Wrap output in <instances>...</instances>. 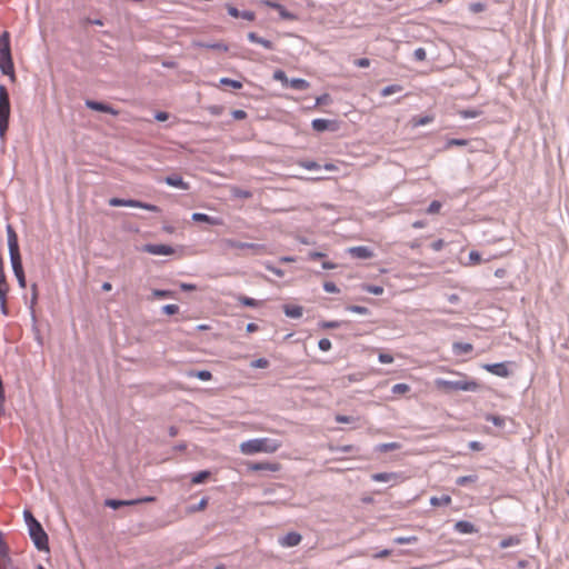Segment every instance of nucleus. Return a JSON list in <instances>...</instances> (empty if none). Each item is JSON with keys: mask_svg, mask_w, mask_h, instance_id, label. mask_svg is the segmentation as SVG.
Returning <instances> with one entry per match:
<instances>
[{"mask_svg": "<svg viewBox=\"0 0 569 569\" xmlns=\"http://www.w3.org/2000/svg\"><path fill=\"white\" fill-rule=\"evenodd\" d=\"M519 369V366L513 361L500 362V378L509 376L517 377Z\"/></svg>", "mask_w": 569, "mask_h": 569, "instance_id": "6ab92c4d", "label": "nucleus"}, {"mask_svg": "<svg viewBox=\"0 0 569 569\" xmlns=\"http://www.w3.org/2000/svg\"><path fill=\"white\" fill-rule=\"evenodd\" d=\"M189 377H193V378H197L201 381H209L212 379V373L211 371L207 370V369H202V370H192L189 372Z\"/></svg>", "mask_w": 569, "mask_h": 569, "instance_id": "72a5a7b5", "label": "nucleus"}, {"mask_svg": "<svg viewBox=\"0 0 569 569\" xmlns=\"http://www.w3.org/2000/svg\"><path fill=\"white\" fill-rule=\"evenodd\" d=\"M459 114L462 119H473V118L478 117L479 111L473 110V109H466V110L459 111Z\"/></svg>", "mask_w": 569, "mask_h": 569, "instance_id": "680f3d73", "label": "nucleus"}, {"mask_svg": "<svg viewBox=\"0 0 569 569\" xmlns=\"http://www.w3.org/2000/svg\"><path fill=\"white\" fill-rule=\"evenodd\" d=\"M418 541V537L416 536H400L393 538V542L397 545H407V543H415Z\"/></svg>", "mask_w": 569, "mask_h": 569, "instance_id": "de8ad7c7", "label": "nucleus"}, {"mask_svg": "<svg viewBox=\"0 0 569 569\" xmlns=\"http://www.w3.org/2000/svg\"><path fill=\"white\" fill-rule=\"evenodd\" d=\"M352 258L367 260L373 257V251L367 246H356L348 249Z\"/></svg>", "mask_w": 569, "mask_h": 569, "instance_id": "2eb2a0df", "label": "nucleus"}, {"mask_svg": "<svg viewBox=\"0 0 569 569\" xmlns=\"http://www.w3.org/2000/svg\"><path fill=\"white\" fill-rule=\"evenodd\" d=\"M152 296L157 299L173 298L174 292L168 289H153Z\"/></svg>", "mask_w": 569, "mask_h": 569, "instance_id": "a18cd8bd", "label": "nucleus"}, {"mask_svg": "<svg viewBox=\"0 0 569 569\" xmlns=\"http://www.w3.org/2000/svg\"><path fill=\"white\" fill-rule=\"evenodd\" d=\"M197 47L203 48V49H210V50H217V51H228L229 46L224 43L223 41H216V42H206V41H198L196 43Z\"/></svg>", "mask_w": 569, "mask_h": 569, "instance_id": "b1692460", "label": "nucleus"}, {"mask_svg": "<svg viewBox=\"0 0 569 569\" xmlns=\"http://www.w3.org/2000/svg\"><path fill=\"white\" fill-rule=\"evenodd\" d=\"M266 6L278 11L282 20L295 21L298 16L295 12L289 11L283 4L277 1H266Z\"/></svg>", "mask_w": 569, "mask_h": 569, "instance_id": "ddd939ff", "label": "nucleus"}, {"mask_svg": "<svg viewBox=\"0 0 569 569\" xmlns=\"http://www.w3.org/2000/svg\"><path fill=\"white\" fill-rule=\"evenodd\" d=\"M441 207H442V204H441V202H440V201H438V200H432V201L429 203L428 208H427V213H429V214H435V213L439 212V210L441 209Z\"/></svg>", "mask_w": 569, "mask_h": 569, "instance_id": "052dcab7", "label": "nucleus"}, {"mask_svg": "<svg viewBox=\"0 0 569 569\" xmlns=\"http://www.w3.org/2000/svg\"><path fill=\"white\" fill-rule=\"evenodd\" d=\"M166 184L172 188H177L180 190H189L190 184L183 180V178L178 173H171L163 178L162 180Z\"/></svg>", "mask_w": 569, "mask_h": 569, "instance_id": "4468645a", "label": "nucleus"}, {"mask_svg": "<svg viewBox=\"0 0 569 569\" xmlns=\"http://www.w3.org/2000/svg\"><path fill=\"white\" fill-rule=\"evenodd\" d=\"M226 9H227V12L230 17L232 18H240V14H241V10H239L238 8H236L234 6L230 4V3H227L226 4Z\"/></svg>", "mask_w": 569, "mask_h": 569, "instance_id": "774afa93", "label": "nucleus"}, {"mask_svg": "<svg viewBox=\"0 0 569 569\" xmlns=\"http://www.w3.org/2000/svg\"><path fill=\"white\" fill-rule=\"evenodd\" d=\"M282 442L278 439L272 438H253L243 441L240 445V451L244 455H254L258 452L273 453L280 449Z\"/></svg>", "mask_w": 569, "mask_h": 569, "instance_id": "7ed1b4c3", "label": "nucleus"}, {"mask_svg": "<svg viewBox=\"0 0 569 569\" xmlns=\"http://www.w3.org/2000/svg\"><path fill=\"white\" fill-rule=\"evenodd\" d=\"M521 543H522V536H519V535L500 538V549L518 547Z\"/></svg>", "mask_w": 569, "mask_h": 569, "instance_id": "a878e982", "label": "nucleus"}, {"mask_svg": "<svg viewBox=\"0 0 569 569\" xmlns=\"http://www.w3.org/2000/svg\"><path fill=\"white\" fill-rule=\"evenodd\" d=\"M400 91H402V87L400 84H389L380 91V94L381 97H389Z\"/></svg>", "mask_w": 569, "mask_h": 569, "instance_id": "a19ab883", "label": "nucleus"}, {"mask_svg": "<svg viewBox=\"0 0 569 569\" xmlns=\"http://www.w3.org/2000/svg\"><path fill=\"white\" fill-rule=\"evenodd\" d=\"M220 86L231 87L232 89L239 90L243 87L242 82L236 79L222 77L219 80Z\"/></svg>", "mask_w": 569, "mask_h": 569, "instance_id": "c9c22d12", "label": "nucleus"}, {"mask_svg": "<svg viewBox=\"0 0 569 569\" xmlns=\"http://www.w3.org/2000/svg\"><path fill=\"white\" fill-rule=\"evenodd\" d=\"M272 78L273 80L280 81L283 87H288L289 78L282 69L274 70Z\"/></svg>", "mask_w": 569, "mask_h": 569, "instance_id": "c03bdc74", "label": "nucleus"}, {"mask_svg": "<svg viewBox=\"0 0 569 569\" xmlns=\"http://www.w3.org/2000/svg\"><path fill=\"white\" fill-rule=\"evenodd\" d=\"M345 310L348 312L363 315V316L371 313V311L367 307L358 306V305H347L345 307Z\"/></svg>", "mask_w": 569, "mask_h": 569, "instance_id": "e433bc0d", "label": "nucleus"}, {"mask_svg": "<svg viewBox=\"0 0 569 569\" xmlns=\"http://www.w3.org/2000/svg\"><path fill=\"white\" fill-rule=\"evenodd\" d=\"M236 299L243 307L258 308L261 305V301L243 295H237Z\"/></svg>", "mask_w": 569, "mask_h": 569, "instance_id": "7c9ffc66", "label": "nucleus"}, {"mask_svg": "<svg viewBox=\"0 0 569 569\" xmlns=\"http://www.w3.org/2000/svg\"><path fill=\"white\" fill-rule=\"evenodd\" d=\"M335 420L338 423H355L359 420V418L353 417V416H346V415L338 413L335 416Z\"/></svg>", "mask_w": 569, "mask_h": 569, "instance_id": "49530a36", "label": "nucleus"}, {"mask_svg": "<svg viewBox=\"0 0 569 569\" xmlns=\"http://www.w3.org/2000/svg\"><path fill=\"white\" fill-rule=\"evenodd\" d=\"M161 311L167 316H173L179 312V306L173 303L164 305Z\"/></svg>", "mask_w": 569, "mask_h": 569, "instance_id": "864d4df0", "label": "nucleus"}, {"mask_svg": "<svg viewBox=\"0 0 569 569\" xmlns=\"http://www.w3.org/2000/svg\"><path fill=\"white\" fill-rule=\"evenodd\" d=\"M311 128L316 132L335 131L337 130V121L323 118H316L311 121Z\"/></svg>", "mask_w": 569, "mask_h": 569, "instance_id": "9b49d317", "label": "nucleus"}, {"mask_svg": "<svg viewBox=\"0 0 569 569\" xmlns=\"http://www.w3.org/2000/svg\"><path fill=\"white\" fill-rule=\"evenodd\" d=\"M413 58H415V60H417V61H425V60H426V58H427L426 49H425V48H422V47L417 48V49L413 51Z\"/></svg>", "mask_w": 569, "mask_h": 569, "instance_id": "338daca9", "label": "nucleus"}, {"mask_svg": "<svg viewBox=\"0 0 569 569\" xmlns=\"http://www.w3.org/2000/svg\"><path fill=\"white\" fill-rule=\"evenodd\" d=\"M528 566L527 559H513L507 553H500V569H526Z\"/></svg>", "mask_w": 569, "mask_h": 569, "instance_id": "6e6552de", "label": "nucleus"}, {"mask_svg": "<svg viewBox=\"0 0 569 569\" xmlns=\"http://www.w3.org/2000/svg\"><path fill=\"white\" fill-rule=\"evenodd\" d=\"M84 106L92 111L109 113L114 117L119 116L120 113L119 110H117L112 104L104 101L86 99Z\"/></svg>", "mask_w": 569, "mask_h": 569, "instance_id": "0eeeda50", "label": "nucleus"}, {"mask_svg": "<svg viewBox=\"0 0 569 569\" xmlns=\"http://www.w3.org/2000/svg\"><path fill=\"white\" fill-rule=\"evenodd\" d=\"M247 39L252 42V43H257V44H260L262 46L264 49H268V50H273L274 49V44L273 42H271L270 40L263 38V37H260L258 33L256 32H249L247 34Z\"/></svg>", "mask_w": 569, "mask_h": 569, "instance_id": "412c9836", "label": "nucleus"}, {"mask_svg": "<svg viewBox=\"0 0 569 569\" xmlns=\"http://www.w3.org/2000/svg\"><path fill=\"white\" fill-rule=\"evenodd\" d=\"M469 143V140L462 139V138H449L446 141L445 148H451V147H465Z\"/></svg>", "mask_w": 569, "mask_h": 569, "instance_id": "ea45409f", "label": "nucleus"}, {"mask_svg": "<svg viewBox=\"0 0 569 569\" xmlns=\"http://www.w3.org/2000/svg\"><path fill=\"white\" fill-rule=\"evenodd\" d=\"M248 469L257 472H277L281 469V465L279 462L259 461L250 463Z\"/></svg>", "mask_w": 569, "mask_h": 569, "instance_id": "f8f14e48", "label": "nucleus"}, {"mask_svg": "<svg viewBox=\"0 0 569 569\" xmlns=\"http://www.w3.org/2000/svg\"><path fill=\"white\" fill-rule=\"evenodd\" d=\"M269 366L267 358H258L251 361L250 367L256 369H264Z\"/></svg>", "mask_w": 569, "mask_h": 569, "instance_id": "3c124183", "label": "nucleus"}, {"mask_svg": "<svg viewBox=\"0 0 569 569\" xmlns=\"http://www.w3.org/2000/svg\"><path fill=\"white\" fill-rule=\"evenodd\" d=\"M0 72L8 76L11 82H16L17 76L11 52V36L9 31L0 33Z\"/></svg>", "mask_w": 569, "mask_h": 569, "instance_id": "f03ea898", "label": "nucleus"}, {"mask_svg": "<svg viewBox=\"0 0 569 569\" xmlns=\"http://www.w3.org/2000/svg\"><path fill=\"white\" fill-rule=\"evenodd\" d=\"M264 268L269 270L270 272L274 273L277 277H283L284 271L276 266H273L270 261H266L263 263Z\"/></svg>", "mask_w": 569, "mask_h": 569, "instance_id": "5fc2aeb1", "label": "nucleus"}, {"mask_svg": "<svg viewBox=\"0 0 569 569\" xmlns=\"http://www.w3.org/2000/svg\"><path fill=\"white\" fill-rule=\"evenodd\" d=\"M350 325V321L347 320H322L318 322V327L320 329H337L340 327H347Z\"/></svg>", "mask_w": 569, "mask_h": 569, "instance_id": "cd10ccee", "label": "nucleus"}, {"mask_svg": "<svg viewBox=\"0 0 569 569\" xmlns=\"http://www.w3.org/2000/svg\"><path fill=\"white\" fill-rule=\"evenodd\" d=\"M283 313L288 318L298 319L303 313V308L299 305H283L282 306Z\"/></svg>", "mask_w": 569, "mask_h": 569, "instance_id": "5701e85b", "label": "nucleus"}, {"mask_svg": "<svg viewBox=\"0 0 569 569\" xmlns=\"http://www.w3.org/2000/svg\"><path fill=\"white\" fill-rule=\"evenodd\" d=\"M331 347V341L328 338H322L318 341V348L323 352L329 351Z\"/></svg>", "mask_w": 569, "mask_h": 569, "instance_id": "69168bd1", "label": "nucleus"}, {"mask_svg": "<svg viewBox=\"0 0 569 569\" xmlns=\"http://www.w3.org/2000/svg\"><path fill=\"white\" fill-rule=\"evenodd\" d=\"M378 361L383 365L391 363V362H393V356L388 352H380L378 355Z\"/></svg>", "mask_w": 569, "mask_h": 569, "instance_id": "0e129e2a", "label": "nucleus"}, {"mask_svg": "<svg viewBox=\"0 0 569 569\" xmlns=\"http://www.w3.org/2000/svg\"><path fill=\"white\" fill-rule=\"evenodd\" d=\"M104 506L112 510H118L121 507L131 506V499L124 500V499L107 498L104 500Z\"/></svg>", "mask_w": 569, "mask_h": 569, "instance_id": "c85d7f7f", "label": "nucleus"}, {"mask_svg": "<svg viewBox=\"0 0 569 569\" xmlns=\"http://www.w3.org/2000/svg\"><path fill=\"white\" fill-rule=\"evenodd\" d=\"M362 290L365 292H367V293H371V295H375V296H380L385 291L382 286L369 284V283L363 284L362 286Z\"/></svg>", "mask_w": 569, "mask_h": 569, "instance_id": "4c0bfd02", "label": "nucleus"}, {"mask_svg": "<svg viewBox=\"0 0 569 569\" xmlns=\"http://www.w3.org/2000/svg\"><path fill=\"white\" fill-rule=\"evenodd\" d=\"M288 87H290L295 90L303 91L310 87V83L306 79H302V78H291V79H289Z\"/></svg>", "mask_w": 569, "mask_h": 569, "instance_id": "2f4dec72", "label": "nucleus"}, {"mask_svg": "<svg viewBox=\"0 0 569 569\" xmlns=\"http://www.w3.org/2000/svg\"><path fill=\"white\" fill-rule=\"evenodd\" d=\"M487 4L485 2H471L469 4V10L472 12V13H479V12H482L485 9H486Z\"/></svg>", "mask_w": 569, "mask_h": 569, "instance_id": "bf43d9fd", "label": "nucleus"}, {"mask_svg": "<svg viewBox=\"0 0 569 569\" xmlns=\"http://www.w3.org/2000/svg\"><path fill=\"white\" fill-rule=\"evenodd\" d=\"M30 290H31L30 299L28 300L27 297H24V303L28 307L31 321H32V323L34 326L37 323L36 306H37L38 300H39V291H38L37 282H32L31 283Z\"/></svg>", "mask_w": 569, "mask_h": 569, "instance_id": "1a4fd4ad", "label": "nucleus"}, {"mask_svg": "<svg viewBox=\"0 0 569 569\" xmlns=\"http://www.w3.org/2000/svg\"><path fill=\"white\" fill-rule=\"evenodd\" d=\"M232 194L239 199H249L252 197V192L247 189L234 188Z\"/></svg>", "mask_w": 569, "mask_h": 569, "instance_id": "8fccbe9b", "label": "nucleus"}, {"mask_svg": "<svg viewBox=\"0 0 569 569\" xmlns=\"http://www.w3.org/2000/svg\"><path fill=\"white\" fill-rule=\"evenodd\" d=\"M0 557L10 561L9 547H8L7 542L4 541L3 532L1 530H0Z\"/></svg>", "mask_w": 569, "mask_h": 569, "instance_id": "37998d69", "label": "nucleus"}, {"mask_svg": "<svg viewBox=\"0 0 569 569\" xmlns=\"http://www.w3.org/2000/svg\"><path fill=\"white\" fill-rule=\"evenodd\" d=\"M6 231H7V242H8L9 253L10 252H19L20 247H19V240H18V234H17L16 230L13 229V227L11 224H7Z\"/></svg>", "mask_w": 569, "mask_h": 569, "instance_id": "dca6fc26", "label": "nucleus"}, {"mask_svg": "<svg viewBox=\"0 0 569 569\" xmlns=\"http://www.w3.org/2000/svg\"><path fill=\"white\" fill-rule=\"evenodd\" d=\"M477 480L476 476L469 475V476H461L458 477L456 480V485L458 486H466L469 482H475Z\"/></svg>", "mask_w": 569, "mask_h": 569, "instance_id": "13d9d810", "label": "nucleus"}, {"mask_svg": "<svg viewBox=\"0 0 569 569\" xmlns=\"http://www.w3.org/2000/svg\"><path fill=\"white\" fill-rule=\"evenodd\" d=\"M323 290L329 293H338L340 292V289L337 287V284L332 281H326L322 286Z\"/></svg>", "mask_w": 569, "mask_h": 569, "instance_id": "e2e57ef3", "label": "nucleus"}, {"mask_svg": "<svg viewBox=\"0 0 569 569\" xmlns=\"http://www.w3.org/2000/svg\"><path fill=\"white\" fill-rule=\"evenodd\" d=\"M9 258H10V264H11L13 274L24 271L20 251L19 252H10Z\"/></svg>", "mask_w": 569, "mask_h": 569, "instance_id": "393cba45", "label": "nucleus"}, {"mask_svg": "<svg viewBox=\"0 0 569 569\" xmlns=\"http://www.w3.org/2000/svg\"><path fill=\"white\" fill-rule=\"evenodd\" d=\"M402 477L397 472H377L371 475V480L375 482H393L397 483Z\"/></svg>", "mask_w": 569, "mask_h": 569, "instance_id": "f3484780", "label": "nucleus"}, {"mask_svg": "<svg viewBox=\"0 0 569 569\" xmlns=\"http://www.w3.org/2000/svg\"><path fill=\"white\" fill-rule=\"evenodd\" d=\"M211 477L210 470H200L191 475V483L201 485L204 483Z\"/></svg>", "mask_w": 569, "mask_h": 569, "instance_id": "c756f323", "label": "nucleus"}, {"mask_svg": "<svg viewBox=\"0 0 569 569\" xmlns=\"http://www.w3.org/2000/svg\"><path fill=\"white\" fill-rule=\"evenodd\" d=\"M191 219L194 222H203V223H207V224H210V226H217V224L220 223L219 218L209 216V214L203 213V212H194V213H192Z\"/></svg>", "mask_w": 569, "mask_h": 569, "instance_id": "4be33fe9", "label": "nucleus"}, {"mask_svg": "<svg viewBox=\"0 0 569 569\" xmlns=\"http://www.w3.org/2000/svg\"><path fill=\"white\" fill-rule=\"evenodd\" d=\"M410 390V386L407 385V383H403V382H400V383H396L392 386L391 388V392L393 395H401V393H406Z\"/></svg>", "mask_w": 569, "mask_h": 569, "instance_id": "09e8293b", "label": "nucleus"}, {"mask_svg": "<svg viewBox=\"0 0 569 569\" xmlns=\"http://www.w3.org/2000/svg\"><path fill=\"white\" fill-rule=\"evenodd\" d=\"M455 531L461 535H471L477 532L476 526L468 520H459L453 526Z\"/></svg>", "mask_w": 569, "mask_h": 569, "instance_id": "aec40b11", "label": "nucleus"}, {"mask_svg": "<svg viewBox=\"0 0 569 569\" xmlns=\"http://www.w3.org/2000/svg\"><path fill=\"white\" fill-rule=\"evenodd\" d=\"M11 114L10 96L8 89L0 84V139H6V133L9 129Z\"/></svg>", "mask_w": 569, "mask_h": 569, "instance_id": "20e7f679", "label": "nucleus"}, {"mask_svg": "<svg viewBox=\"0 0 569 569\" xmlns=\"http://www.w3.org/2000/svg\"><path fill=\"white\" fill-rule=\"evenodd\" d=\"M228 247L234 248V249H250L256 254H260L264 252L266 246L262 243H252V242H241L238 240L229 239L227 241Z\"/></svg>", "mask_w": 569, "mask_h": 569, "instance_id": "9d476101", "label": "nucleus"}, {"mask_svg": "<svg viewBox=\"0 0 569 569\" xmlns=\"http://www.w3.org/2000/svg\"><path fill=\"white\" fill-rule=\"evenodd\" d=\"M473 350V346L469 342H453L452 353L457 357L470 353Z\"/></svg>", "mask_w": 569, "mask_h": 569, "instance_id": "bb28decb", "label": "nucleus"}, {"mask_svg": "<svg viewBox=\"0 0 569 569\" xmlns=\"http://www.w3.org/2000/svg\"><path fill=\"white\" fill-rule=\"evenodd\" d=\"M400 446L397 442H387V443H380L378 446V450L381 451V452H387V451L396 450Z\"/></svg>", "mask_w": 569, "mask_h": 569, "instance_id": "4d7b16f0", "label": "nucleus"}, {"mask_svg": "<svg viewBox=\"0 0 569 569\" xmlns=\"http://www.w3.org/2000/svg\"><path fill=\"white\" fill-rule=\"evenodd\" d=\"M436 385L446 391H475L478 387L473 380H446L437 379Z\"/></svg>", "mask_w": 569, "mask_h": 569, "instance_id": "39448f33", "label": "nucleus"}, {"mask_svg": "<svg viewBox=\"0 0 569 569\" xmlns=\"http://www.w3.org/2000/svg\"><path fill=\"white\" fill-rule=\"evenodd\" d=\"M301 535L296 531H290L279 539V543L282 547L291 548L296 547L301 542Z\"/></svg>", "mask_w": 569, "mask_h": 569, "instance_id": "a211bd4d", "label": "nucleus"}, {"mask_svg": "<svg viewBox=\"0 0 569 569\" xmlns=\"http://www.w3.org/2000/svg\"><path fill=\"white\" fill-rule=\"evenodd\" d=\"M433 116L426 114L422 117H413L412 118V126L413 127H422L433 121Z\"/></svg>", "mask_w": 569, "mask_h": 569, "instance_id": "58836bf2", "label": "nucleus"}, {"mask_svg": "<svg viewBox=\"0 0 569 569\" xmlns=\"http://www.w3.org/2000/svg\"><path fill=\"white\" fill-rule=\"evenodd\" d=\"M140 251L153 256H170L174 253V248L166 243H144L141 246Z\"/></svg>", "mask_w": 569, "mask_h": 569, "instance_id": "423d86ee", "label": "nucleus"}, {"mask_svg": "<svg viewBox=\"0 0 569 569\" xmlns=\"http://www.w3.org/2000/svg\"><path fill=\"white\" fill-rule=\"evenodd\" d=\"M299 166L306 170H320L322 167L315 160H300Z\"/></svg>", "mask_w": 569, "mask_h": 569, "instance_id": "79ce46f5", "label": "nucleus"}, {"mask_svg": "<svg viewBox=\"0 0 569 569\" xmlns=\"http://www.w3.org/2000/svg\"><path fill=\"white\" fill-rule=\"evenodd\" d=\"M129 198L113 197L109 199V206L111 207H128Z\"/></svg>", "mask_w": 569, "mask_h": 569, "instance_id": "603ef678", "label": "nucleus"}, {"mask_svg": "<svg viewBox=\"0 0 569 569\" xmlns=\"http://www.w3.org/2000/svg\"><path fill=\"white\" fill-rule=\"evenodd\" d=\"M23 519L28 528V533L34 547L39 551H49V537L41 522L33 516L29 509L23 510Z\"/></svg>", "mask_w": 569, "mask_h": 569, "instance_id": "f257e3e1", "label": "nucleus"}, {"mask_svg": "<svg viewBox=\"0 0 569 569\" xmlns=\"http://www.w3.org/2000/svg\"><path fill=\"white\" fill-rule=\"evenodd\" d=\"M208 502H209V498L202 497L197 505H190L187 507V513H196V512L204 510L206 507L208 506Z\"/></svg>", "mask_w": 569, "mask_h": 569, "instance_id": "473e14b6", "label": "nucleus"}, {"mask_svg": "<svg viewBox=\"0 0 569 569\" xmlns=\"http://www.w3.org/2000/svg\"><path fill=\"white\" fill-rule=\"evenodd\" d=\"M451 502V497L449 495H442L440 497L432 496L430 498V505L433 507L447 506Z\"/></svg>", "mask_w": 569, "mask_h": 569, "instance_id": "f704fd0d", "label": "nucleus"}, {"mask_svg": "<svg viewBox=\"0 0 569 569\" xmlns=\"http://www.w3.org/2000/svg\"><path fill=\"white\" fill-rule=\"evenodd\" d=\"M481 261V254L477 250H471L468 256V264H477Z\"/></svg>", "mask_w": 569, "mask_h": 569, "instance_id": "6e6d98bb", "label": "nucleus"}]
</instances>
